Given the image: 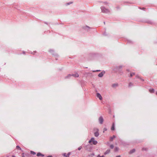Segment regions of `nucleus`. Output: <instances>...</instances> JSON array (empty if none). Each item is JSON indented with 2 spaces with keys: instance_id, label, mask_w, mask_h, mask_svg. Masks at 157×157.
Segmentation results:
<instances>
[{
  "instance_id": "nucleus-1",
  "label": "nucleus",
  "mask_w": 157,
  "mask_h": 157,
  "mask_svg": "<svg viewBox=\"0 0 157 157\" xmlns=\"http://www.w3.org/2000/svg\"><path fill=\"white\" fill-rule=\"evenodd\" d=\"M85 149L86 150L90 152L92 149V147L90 145H88L86 146Z\"/></svg>"
},
{
  "instance_id": "nucleus-2",
  "label": "nucleus",
  "mask_w": 157,
  "mask_h": 157,
  "mask_svg": "<svg viewBox=\"0 0 157 157\" xmlns=\"http://www.w3.org/2000/svg\"><path fill=\"white\" fill-rule=\"evenodd\" d=\"M101 8L102 11L103 12H105V13H108L110 12V10L109 9H106L104 7H101Z\"/></svg>"
},
{
  "instance_id": "nucleus-3",
  "label": "nucleus",
  "mask_w": 157,
  "mask_h": 157,
  "mask_svg": "<svg viewBox=\"0 0 157 157\" xmlns=\"http://www.w3.org/2000/svg\"><path fill=\"white\" fill-rule=\"evenodd\" d=\"M94 131H96V132L94 133V136L96 137L98 136L99 135L98 129L97 128H95L94 129Z\"/></svg>"
},
{
  "instance_id": "nucleus-4",
  "label": "nucleus",
  "mask_w": 157,
  "mask_h": 157,
  "mask_svg": "<svg viewBox=\"0 0 157 157\" xmlns=\"http://www.w3.org/2000/svg\"><path fill=\"white\" fill-rule=\"evenodd\" d=\"M99 121L100 124H102L104 121V119L102 116H100L98 119Z\"/></svg>"
},
{
  "instance_id": "nucleus-5",
  "label": "nucleus",
  "mask_w": 157,
  "mask_h": 157,
  "mask_svg": "<svg viewBox=\"0 0 157 157\" xmlns=\"http://www.w3.org/2000/svg\"><path fill=\"white\" fill-rule=\"evenodd\" d=\"M105 73V71H103L98 75V76L99 77H102L103 76V75Z\"/></svg>"
},
{
  "instance_id": "nucleus-6",
  "label": "nucleus",
  "mask_w": 157,
  "mask_h": 157,
  "mask_svg": "<svg viewBox=\"0 0 157 157\" xmlns=\"http://www.w3.org/2000/svg\"><path fill=\"white\" fill-rule=\"evenodd\" d=\"M49 52L52 54V55L56 56H58V55L57 54L55 53V54H54V50L53 49H50L49 50Z\"/></svg>"
},
{
  "instance_id": "nucleus-7",
  "label": "nucleus",
  "mask_w": 157,
  "mask_h": 157,
  "mask_svg": "<svg viewBox=\"0 0 157 157\" xmlns=\"http://www.w3.org/2000/svg\"><path fill=\"white\" fill-rule=\"evenodd\" d=\"M97 96L98 98H99V99L101 100L102 99V98L101 97V94L99 93H97Z\"/></svg>"
},
{
  "instance_id": "nucleus-8",
  "label": "nucleus",
  "mask_w": 157,
  "mask_h": 157,
  "mask_svg": "<svg viewBox=\"0 0 157 157\" xmlns=\"http://www.w3.org/2000/svg\"><path fill=\"white\" fill-rule=\"evenodd\" d=\"M36 155L37 156H42V157H44V155L43 154H41L40 152H38L36 154Z\"/></svg>"
},
{
  "instance_id": "nucleus-9",
  "label": "nucleus",
  "mask_w": 157,
  "mask_h": 157,
  "mask_svg": "<svg viewBox=\"0 0 157 157\" xmlns=\"http://www.w3.org/2000/svg\"><path fill=\"white\" fill-rule=\"evenodd\" d=\"M71 75V76H74L75 77H79V75L77 73H76L75 74H72Z\"/></svg>"
},
{
  "instance_id": "nucleus-10",
  "label": "nucleus",
  "mask_w": 157,
  "mask_h": 157,
  "mask_svg": "<svg viewBox=\"0 0 157 157\" xmlns=\"http://www.w3.org/2000/svg\"><path fill=\"white\" fill-rule=\"evenodd\" d=\"M116 136L115 135H113V136L111 137L110 138V141H112L114 138H115Z\"/></svg>"
},
{
  "instance_id": "nucleus-11",
  "label": "nucleus",
  "mask_w": 157,
  "mask_h": 157,
  "mask_svg": "<svg viewBox=\"0 0 157 157\" xmlns=\"http://www.w3.org/2000/svg\"><path fill=\"white\" fill-rule=\"evenodd\" d=\"M118 86V84L114 83L112 85V86L113 88H116Z\"/></svg>"
},
{
  "instance_id": "nucleus-12",
  "label": "nucleus",
  "mask_w": 157,
  "mask_h": 157,
  "mask_svg": "<svg viewBox=\"0 0 157 157\" xmlns=\"http://www.w3.org/2000/svg\"><path fill=\"white\" fill-rule=\"evenodd\" d=\"M135 151H136V150L135 149H132V150H131L129 152V153L130 154H132L133 153H134V152H135Z\"/></svg>"
},
{
  "instance_id": "nucleus-13",
  "label": "nucleus",
  "mask_w": 157,
  "mask_h": 157,
  "mask_svg": "<svg viewBox=\"0 0 157 157\" xmlns=\"http://www.w3.org/2000/svg\"><path fill=\"white\" fill-rule=\"evenodd\" d=\"M111 130H115V126L114 123H113L112 124V126L111 128Z\"/></svg>"
},
{
  "instance_id": "nucleus-14",
  "label": "nucleus",
  "mask_w": 157,
  "mask_h": 157,
  "mask_svg": "<svg viewBox=\"0 0 157 157\" xmlns=\"http://www.w3.org/2000/svg\"><path fill=\"white\" fill-rule=\"evenodd\" d=\"M149 91L151 93H153L154 92V91H155V90H154V89H153V88L150 89L149 90Z\"/></svg>"
},
{
  "instance_id": "nucleus-15",
  "label": "nucleus",
  "mask_w": 157,
  "mask_h": 157,
  "mask_svg": "<svg viewBox=\"0 0 157 157\" xmlns=\"http://www.w3.org/2000/svg\"><path fill=\"white\" fill-rule=\"evenodd\" d=\"M110 152V150L109 149H108L107 151L105 152L104 154L105 155H106L107 154L109 153Z\"/></svg>"
},
{
  "instance_id": "nucleus-16",
  "label": "nucleus",
  "mask_w": 157,
  "mask_h": 157,
  "mask_svg": "<svg viewBox=\"0 0 157 157\" xmlns=\"http://www.w3.org/2000/svg\"><path fill=\"white\" fill-rule=\"evenodd\" d=\"M113 70L115 72H117V67H116L114 68L113 69Z\"/></svg>"
},
{
  "instance_id": "nucleus-17",
  "label": "nucleus",
  "mask_w": 157,
  "mask_h": 157,
  "mask_svg": "<svg viewBox=\"0 0 157 157\" xmlns=\"http://www.w3.org/2000/svg\"><path fill=\"white\" fill-rule=\"evenodd\" d=\"M92 143L93 144L96 145L98 143V142L97 141L94 140V141H93Z\"/></svg>"
},
{
  "instance_id": "nucleus-18",
  "label": "nucleus",
  "mask_w": 157,
  "mask_h": 157,
  "mask_svg": "<svg viewBox=\"0 0 157 157\" xmlns=\"http://www.w3.org/2000/svg\"><path fill=\"white\" fill-rule=\"evenodd\" d=\"M30 152L31 154L33 155H35L36 154V152H34L33 151H30Z\"/></svg>"
},
{
  "instance_id": "nucleus-19",
  "label": "nucleus",
  "mask_w": 157,
  "mask_h": 157,
  "mask_svg": "<svg viewBox=\"0 0 157 157\" xmlns=\"http://www.w3.org/2000/svg\"><path fill=\"white\" fill-rule=\"evenodd\" d=\"M133 86V84L132 82H130L128 84V86L130 87Z\"/></svg>"
},
{
  "instance_id": "nucleus-20",
  "label": "nucleus",
  "mask_w": 157,
  "mask_h": 157,
  "mask_svg": "<svg viewBox=\"0 0 157 157\" xmlns=\"http://www.w3.org/2000/svg\"><path fill=\"white\" fill-rule=\"evenodd\" d=\"M94 153H93L91 154H90V155H88V156L89 157H92V156H94Z\"/></svg>"
},
{
  "instance_id": "nucleus-21",
  "label": "nucleus",
  "mask_w": 157,
  "mask_h": 157,
  "mask_svg": "<svg viewBox=\"0 0 157 157\" xmlns=\"http://www.w3.org/2000/svg\"><path fill=\"white\" fill-rule=\"evenodd\" d=\"M136 78L140 79L142 81H144V80L143 79L141 78L139 76L137 75L136 77Z\"/></svg>"
},
{
  "instance_id": "nucleus-22",
  "label": "nucleus",
  "mask_w": 157,
  "mask_h": 157,
  "mask_svg": "<svg viewBox=\"0 0 157 157\" xmlns=\"http://www.w3.org/2000/svg\"><path fill=\"white\" fill-rule=\"evenodd\" d=\"M16 148L17 149H19L20 150H21V148L18 146H16Z\"/></svg>"
},
{
  "instance_id": "nucleus-23",
  "label": "nucleus",
  "mask_w": 157,
  "mask_h": 157,
  "mask_svg": "<svg viewBox=\"0 0 157 157\" xmlns=\"http://www.w3.org/2000/svg\"><path fill=\"white\" fill-rule=\"evenodd\" d=\"M118 151V147H116L114 149V151L116 152Z\"/></svg>"
},
{
  "instance_id": "nucleus-24",
  "label": "nucleus",
  "mask_w": 157,
  "mask_h": 157,
  "mask_svg": "<svg viewBox=\"0 0 157 157\" xmlns=\"http://www.w3.org/2000/svg\"><path fill=\"white\" fill-rule=\"evenodd\" d=\"M71 76V75H70V74H69L65 78H68L70 77Z\"/></svg>"
},
{
  "instance_id": "nucleus-25",
  "label": "nucleus",
  "mask_w": 157,
  "mask_h": 157,
  "mask_svg": "<svg viewBox=\"0 0 157 157\" xmlns=\"http://www.w3.org/2000/svg\"><path fill=\"white\" fill-rule=\"evenodd\" d=\"M135 75V73H131L130 75V76L131 77L133 75Z\"/></svg>"
},
{
  "instance_id": "nucleus-26",
  "label": "nucleus",
  "mask_w": 157,
  "mask_h": 157,
  "mask_svg": "<svg viewBox=\"0 0 157 157\" xmlns=\"http://www.w3.org/2000/svg\"><path fill=\"white\" fill-rule=\"evenodd\" d=\"M114 147V146L113 145V144H111V145H110V147L111 148V149H113V148Z\"/></svg>"
},
{
  "instance_id": "nucleus-27",
  "label": "nucleus",
  "mask_w": 157,
  "mask_h": 157,
  "mask_svg": "<svg viewBox=\"0 0 157 157\" xmlns=\"http://www.w3.org/2000/svg\"><path fill=\"white\" fill-rule=\"evenodd\" d=\"M148 149L147 148H142V150H144V151H147Z\"/></svg>"
},
{
  "instance_id": "nucleus-28",
  "label": "nucleus",
  "mask_w": 157,
  "mask_h": 157,
  "mask_svg": "<svg viewBox=\"0 0 157 157\" xmlns=\"http://www.w3.org/2000/svg\"><path fill=\"white\" fill-rule=\"evenodd\" d=\"M107 130V128H104L103 129V132H104L105 131H106Z\"/></svg>"
},
{
  "instance_id": "nucleus-29",
  "label": "nucleus",
  "mask_w": 157,
  "mask_h": 157,
  "mask_svg": "<svg viewBox=\"0 0 157 157\" xmlns=\"http://www.w3.org/2000/svg\"><path fill=\"white\" fill-rule=\"evenodd\" d=\"M123 66L122 65L120 66L119 67H118V71H119V70L120 69V68H122V67ZM119 72H118V73Z\"/></svg>"
},
{
  "instance_id": "nucleus-30",
  "label": "nucleus",
  "mask_w": 157,
  "mask_h": 157,
  "mask_svg": "<svg viewBox=\"0 0 157 157\" xmlns=\"http://www.w3.org/2000/svg\"><path fill=\"white\" fill-rule=\"evenodd\" d=\"M101 71V70H97L96 71H93V72H95L96 71H97V72H99V71Z\"/></svg>"
},
{
  "instance_id": "nucleus-31",
  "label": "nucleus",
  "mask_w": 157,
  "mask_h": 157,
  "mask_svg": "<svg viewBox=\"0 0 157 157\" xmlns=\"http://www.w3.org/2000/svg\"><path fill=\"white\" fill-rule=\"evenodd\" d=\"M91 140L92 141V142L93 141H94V137H92V138L91 139Z\"/></svg>"
},
{
  "instance_id": "nucleus-32",
  "label": "nucleus",
  "mask_w": 157,
  "mask_h": 157,
  "mask_svg": "<svg viewBox=\"0 0 157 157\" xmlns=\"http://www.w3.org/2000/svg\"><path fill=\"white\" fill-rule=\"evenodd\" d=\"M82 148V147L81 146H80L78 148V150H80Z\"/></svg>"
},
{
  "instance_id": "nucleus-33",
  "label": "nucleus",
  "mask_w": 157,
  "mask_h": 157,
  "mask_svg": "<svg viewBox=\"0 0 157 157\" xmlns=\"http://www.w3.org/2000/svg\"><path fill=\"white\" fill-rule=\"evenodd\" d=\"M63 155L64 156H65V157H66V156L67 155H66V153H64L63 154Z\"/></svg>"
},
{
  "instance_id": "nucleus-34",
  "label": "nucleus",
  "mask_w": 157,
  "mask_h": 157,
  "mask_svg": "<svg viewBox=\"0 0 157 157\" xmlns=\"http://www.w3.org/2000/svg\"><path fill=\"white\" fill-rule=\"evenodd\" d=\"M131 40H128L127 43H131Z\"/></svg>"
},
{
  "instance_id": "nucleus-35",
  "label": "nucleus",
  "mask_w": 157,
  "mask_h": 157,
  "mask_svg": "<svg viewBox=\"0 0 157 157\" xmlns=\"http://www.w3.org/2000/svg\"><path fill=\"white\" fill-rule=\"evenodd\" d=\"M90 56H93L95 55L93 53H90Z\"/></svg>"
},
{
  "instance_id": "nucleus-36",
  "label": "nucleus",
  "mask_w": 157,
  "mask_h": 157,
  "mask_svg": "<svg viewBox=\"0 0 157 157\" xmlns=\"http://www.w3.org/2000/svg\"><path fill=\"white\" fill-rule=\"evenodd\" d=\"M22 157H25L24 153H22Z\"/></svg>"
},
{
  "instance_id": "nucleus-37",
  "label": "nucleus",
  "mask_w": 157,
  "mask_h": 157,
  "mask_svg": "<svg viewBox=\"0 0 157 157\" xmlns=\"http://www.w3.org/2000/svg\"><path fill=\"white\" fill-rule=\"evenodd\" d=\"M70 154H71V153L69 152L68 153V154L67 155H68V156H69V155Z\"/></svg>"
},
{
  "instance_id": "nucleus-38",
  "label": "nucleus",
  "mask_w": 157,
  "mask_h": 157,
  "mask_svg": "<svg viewBox=\"0 0 157 157\" xmlns=\"http://www.w3.org/2000/svg\"><path fill=\"white\" fill-rule=\"evenodd\" d=\"M92 142V141L91 140H90L89 141V143H91Z\"/></svg>"
},
{
  "instance_id": "nucleus-39",
  "label": "nucleus",
  "mask_w": 157,
  "mask_h": 157,
  "mask_svg": "<svg viewBox=\"0 0 157 157\" xmlns=\"http://www.w3.org/2000/svg\"><path fill=\"white\" fill-rule=\"evenodd\" d=\"M104 4L106 5V4H107V2H104Z\"/></svg>"
},
{
  "instance_id": "nucleus-40",
  "label": "nucleus",
  "mask_w": 157,
  "mask_h": 157,
  "mask_svg": "<svg viewBox=\"0 0 157 157\" xmlns=\"http://www.w3.org/2000/svg\"><path fill=\"white\" fill-rule=\"evenodd\" d=\"M23 53L24 54H25V51H23Z\"/></svg>"
},
{
  "instance_id": "nucleus-41",
  "label": "nucleus",
  "mask_w": 157,
  "mask_h": 157,
  "mask_svg": "<svg viewBox=\"0 0 157 157\" xmlns=\"http://www.w3.org/2000/svg\"><path fill=\"white\" fill-rule=\"evenodd\" d=\"M65 157H69V156H68L67 155Z\"/></svg>"
},
{
  "instance_id": "nucleus-42",
  "label": "nucleus",
  "mask_w": 157,
  "mask_h": 157,
  "mask_svg": "<svg viewBox=\"0 0 157 157\" xmlns=\"http://www.w3.org/2000/svg\"><path fill=\"white\" fill-rule=\"evenodd\" d=\"M98 157H101V156H100L99 155H98Z\"/></svg>"
},
{
  "instance_id": "nucleus-43",
  "label": "nucleus",
  "mask_w": 157,
  "mask_h": 157,
  "mask_svg": "<svg viewBox=\"0 0 157 157\" xmlns=\"http://www.w3.org/2000/svg\"><path fill=\"white\" fill-rule=\"evenodd\" d=\"M101 157H105V156L104 155H103L101 156Z\"/></svg>"
},
{
  "instance_id": "nucleus-44",
  "label": "nucleus",
  "mask_w": 157,
  "mask_h": 157,
  "mask_svg": "<svg viewBox=\"0 0 157 157\" xmlns=\"http://www.w3.org/2000/svg\"><path fill=\"white\" fill-rule=\"evenodd\" d=\"M118 157H121L120 155H118Z\"/></svg>"
},
{
  "instance_id": "nucleus-45",
  "label": "nucleus",
  "mask_w": 157,
  "mask_h": 157,
  "mask_svg": "<svg viewBox=\"0 0 157 157\" xmlns=\"http://www.w3.org/2000/svg\"><path fill=\"white\" fill-rule=\"evenodd\" d=\"M156 94L157 95V92H156Z\"/></svg>"
},
{
  "instance_id": "nucleus-46",
  "label": "nucleus",
  "mask_w": 157,
  "mask_h": 157,
  "mask_svg": "<svg viewBox=\"0 0 157 157\" xmlns=\"http://www.w3.org/2000/svg\"><path fill=\"white\" fill-rule=\"evenodd\" d=\"M67 5H69V3H67Z\"/></svg>"
},
{
  "instance_id": "nucleus-47",
  "label": "nucleus",
  "mask_w": 157,
  "mask_h": 157,
  "mask_svg": "<svg viewBox=\"0 0 157 157\" xmlns=\"http://www.w3.org/2000/svg\"><path fill=\"white\" fill-rule=\"evenodd\" d=\"M116 157H118V156H117Z\"/></svg>"
},
{
  "instance_id": "nucleus-48",
  "label": "nucleus",
  "mask_w": 157,
  "mask_h": 157,
  "mask_svg": "<svg viewBox=\"0 0 157 157\" xmlns=\"http://www.w3.org/2000/svg\"><path fill=\"white\" fill-rule=\"evenodd\" d=\"M118 143H119V140H118Z\"/></svg>"
}]
</instances>
